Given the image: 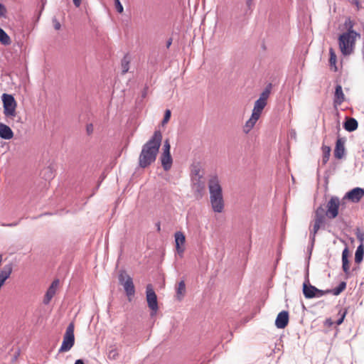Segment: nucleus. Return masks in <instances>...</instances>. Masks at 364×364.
Wrapping results in <instances>:
<instances>
[{"label": "nucleus", "mask_w": 364, "mask_h": 364, "mask_svg": "<svg viewBox=\"0 0 364 364\" xmlns=\"http://www.w3.org/2000/svg\"><path fill=\"white\" fill-rule=\"evenodd\" d=\"M161 140L162 134L156 130L151 138L144 144L139 157V165L141 168H146L155 161Z\"/></svg>", "instance_id": "nucleus-1"}, {"label": "nucleus", "mask_w": 364, "mask_h": 364, "mask_svg": "<svg viewBox=\"0 0 364 364\" xmlns=\"http://www.w3.org/2000/svg\"><path fill=\"white\" fill-rule=\"evenodd\" d=\"M271 92V85H269L260 94L259 97L254 104V107L250 118L246 122L243 127V132L248 134L255 127L259 119L263 109L267 104V100Z\"/></svg>", "instance_id": "nucleus-2"}, {"label": "nucleus", "mask_w": 364, "mask_h": 364, "mask_svg": "<svg viewBox=\"0 0 364 364\" xmlns=\"http://www.w3.org/2000/svg\"><path fill=\"white\" fill-rule=\"evenodd\" d=\"M210 191V201L214 212L220 213L224 210V200L223 197L222 187L218 178L213 177L208 183Z\"/></svg>", "instance_id": "nucleus-3"}, {"label": "nucleus", "mask_w": 364, "mask_h": 364, "mask_svg": "<svg viewBox=\"0 0 364 364\" xmlns=\"http://www.w3.org/2000/svg\"><path fill=\"white\" fill-rule=\"evenodd\" d=\"M359 36L353 30L341 34L338 38V44L341 52L344 55H348L353 51L356 37Z\"/></svg>", "instance_id": "nucleus-4"}, {"label": "nucleus", "mask_w": 364, "mask_h": 364, "mask_svg": "<svg viewBox=\"0 0 364 364\" xmlns=\"http://www.w3.org/2000/svg\"><path fill=\"white\" fill-rule=\"evenodd\" d=\"M3 114L6 119H14L16 114L17 102L11 94L4 93L1 95Z\"/></svg>", "instance_id": "nucleus-5"}, {"label": "nucleus", "mask_w": 364, "mask_h": 364, "mask_svg": "<svg viewBox=\"0 0 364 364\" xmlns=\"http://www.w3.org/2000/svg\"><path fill=\"white\" fill-rule=\"evenodd\" d=\"M345 203L344 199L332 196L326 203V216L329 219L336 218L338 215L340 207L342 209Z\"/></svg>", "instance_id": "nucleus-6"}, {"label": "nucleus", "mask_w": 364, "mask_h": 364, "mask_svg": "<svg viewBox=\"0 0 364 364\" xmlns=\"http://www.w3.org/2000/svg\"><path fill=\"white\" fill-rule=\"evenodd\" d=\"M75 326L73 323H70L66 328L65 333L63 336V340L59 353H65L69 351L75 344L74 336Z\"/></svg>", "instance_id": "nucleus-7"}, {"label": "nucleus", "mask_w": 364, "mask_h": 364, "mask_svg": "<svg viewBox=\"0 0 364 364\" xmlns=\"http://www.w3.org/2000/svg\"><path fill=\"white\" fill-rule=\"evenodd\" d=\"M171 145L168 139H166L164 142L163 152L161 155L160 159L161 166L165 171L171 169L173 159L170 153Z\"/></svg>", "instance_id": "nucleus-8"}, {"label": "nucleus", "mask_w": 364, "mask_h": 364, "mask_svg": "<svg viewBox=\"0 0 364 364\" xmlns=\"http://www.w3.org/2000/svg\"><path fill=\"white\" fill-rule=\"evenodd\" d=\"M146 294L147 304H148L149 308L151 311V316H154V315H156V314L159 309V306H158L156 294L155 291H154L152 286L151 284H148L146 286Z\"/></svg>", "instance_id": "nucleus-9"}, {"label": "nucleus", "mask_w": 364, "mask_h": 364, "mask_svg": "<svg viewBox=\"0 0 364 364\" xmlns=\"http://www.w3.org/2000/svg\"><path fill=\"white\" fill-rule=\"evenodd\" d=\"M119 282L123 285L124 291L128 296H132L135 294L134 285L132 277L125 272H121L119 275Z\"/></svg>", "instance_id": "nucleus-10"}, {"label": "nucleus", "mask_w": 364, "mask_h": 364, "mask_svg": "<svg viewBox=\"0 0 364 364\" xmlns=\"http://www.w3.org/2000/svg\"><path fill=\"white\" fill-rule=\"evenodd\" d=\"M303 293L306 298L311 299L314 297H320L325 294V291L320 290L311 284H303Z\"/></svg>", "instance_id": "nucleus-11"}, {"label": "nucleus", "mask_w": 364, "mask_h": 364, "mask_svg": "<svg viewBox=\"0 0 364 364\" xmlns=\"http://www.w3.org/2000/svg\"><path fill=\"white\" fill-rule=\"evenodd\" d=\"M364 196V190L360 188H355L351 191H348L346 196L343 198L344 202L346 199L352 201L353 203H358Z\"/></svg>", "instance_id": "nucleus-12"}, {"label": "nucleus", "mask_w": 364, "mask_h": 364, "mask_svg": "<svg viewBox=\"0 0 364 364\" xmlns=\"http://www.w3.org/2000/svg\"><path fill=\"white\" fill-rule=\"evenodd\" d=\"M174 237L176 252L182 256L185 251L186 236L183 232L178 231L175 233Z\"/></svg>", "instance_id": "nucleus-13"}, {"label": "nucleus", "mask_w": 364, "mask_h": 364, "mask_svg": "<svg viewBox=\"0 0 364 364\" xmlns=\"http://www.w3.org/2000/svg\"><path fill=\"white\" fill-rule=\"evenodd\" d=\"M59 285V280L55 279L48 289L43 299V304H48L52 298L55 296Z\"/></svg>", "instance_id": "nucleus-14"}, {"label": "nucleus", "mask_w": 364, "mask_h": 364, "mask_svg": "<svg viewBox=\"0 0 364 364\" xmlns=\"http://www.w3.org/2000/svg\"><path fill=\"white\" fill-rule=\"evenodd\" d=\"M289 323V313L286 311H282L277 315L275 320V326L278 328H284Z\"/></svg>", "instance_id": "nucleus-15"}, {"label": "nucleus", "mask_w": 364, "mask_h": 364, "mask_svg": "<svg viewBox=\"0 0 364 364\" xmlns=\"http://www.w3.org/2000/svg\"><path fill=\"white\" fill-rule=\"evenodd\" d=\"M350 252L348 247H346L342 252V269L347 277L350 274V262L348 257Z\"/></svg>", "instance_id": "nucleus-16"}, {"label": "nucleus", "mask_w": 364, "mask_h": 364, "mask_svg": "<svg viewBox=\"0 0 364 364\" xmlns=\"http://www.w3.org/2000/svg\"><path fill=\"white\" fill-rule=\"evenodd\" d=\"M345 140L341 138H338L336 143V147L334 149V156L338 159H341L345 155Z\"/></svg>", "instance_id": "nucleus-17"}, {"label": "nucleus", "mask_w": 364, "mask_h": 364, "mask_svg": "<svg viewBox=\"0 0 364 364\" xmlns=\"http://www.w3.org/2000/svg\"><path fill=\"white\" fill-rule=\"evenodd\" d=\"M13 272V264L9 263L4 266L0 270V281L5 284V282L10 277Z\"/></svg>", "instance_id": "nucleus-18"}, {"label": "nucleus", "mask_w": 364, "mask_h": 364, "mask_svg": "<svg viewBox=\"0 0 364 364\" xmlns=\"http://www.w3.org/2000/svg\"><path fill=\"white\" fill-rule=\"evenodd\" d=\"M14 137V132L6 124L0 122V138L4 139H11Z\"/></svg>", "instance_id": "nucleus-19"}, {"label": "nucleus", "mask_w": 364, "mask_h": 364, "mask_svg": "<svg viewBox=\"0 0 364 364\" xmlns=\"http://www.w3.org/2000/svg\"><path fill=\"white\" fill-rule=\"evenodd\" d=\"M345 100V95L343 94L342 87L340 85H336L335 94H334V103L336 105H341Z\"/></svg>", "instance_id": "nucleus-20"}, {"label": "nucleus", "mask_w": 364, "mask_h": 364, "mask_svg": "<svg viewBox=\"0 0 364 364\" xmlns=\"http://www.w3.org/2000/svg\"><path fill=\"white\" fill-rule=\"evenodd\" d=\"M324 209L322 206H319L315 211L314 223L323 225L325 221Z\"/></svg>", "instance_id": "nucleus-21"}, {"label": "nucleus", "mask_w": 364, "mask_h": 364, "mask_svg": "<svg viewBox=\"0 0 364 364\" xmlns=\"http://www.w3.org/2000/svg\"><path fill=\"white\" fill-rule=\"evenodd\" d=\"M358 122L354 118H348L344 123V128L348 132H353L358 128Z\"/></svg>", "instance_id": "nucleus-22"}, {"label": "nucleus", "mask_w": 364, "mask_h": 364, "mask_svg": "<svg viewBox=\"0 0 364 364\" xmlns=\"http://www.w3.org/2000/svg\"><path fill=\"white\" fill-rule=\"evenodd\" d=\"M186 289L185 282H184V281H181L178 283V287L176 288V299L178 301H181L186 294Z\"/></svg>", "instance_id": "nucleus-23"}, {"label": "nucleus", "mask_w": 364, "mask_h": 364, "mask_svg": "<svg viewBox=\"0 0 364 364\" xmlns=\"http://www.w3.org/2000/svg\"><path fill=\"white\" fill-rule=\"evenodd\" d=\"M364 255V248L363 244L360 245L355 254V262L357 264H360L363 259Z\"/></svg>", "instance_id": "nucleus-24"}, {"label": "nucleus", "mask_w": 364, "mask_h": 364, "mask_svg": "<svg viewBox=\"0 0 364 364\" xmlns=\"http://www.w3.org/2000/svg\"><path fill=\"white\" fill-rule=\"evenodd\" d=\"M0 43L4 46H9L11 43V38L1 28H0Z\"/></svg>", "instance_id": "nucleus-25"}, {"label": "nucleus", "mask_w": 364, "mask_h": 364, "mask_svg": "<svg viewBox=\"0 0 364 364\" xmlns=\"http://www.w3.org/2000/svg\"><path fill=\"white\" fill-rule=\"evenodd\" d=\"M346 288V283L345 282H341L339 285L333 289L332 290H328L325 291L326 293H332L335 296L339 295L342 291H343Z\"/></svg>", "instance_id": "nucleus-26"}, {"label": "nucleus", "mask_w": 364, "mask_h": 364, "mask_svg": "<svg viewBox=\"0 0 364 364\" xmlns=\"http://www.w3.org/2000/svg\"><path fill=\"white\" fill-rule=\"evenodd\" d=\"M331 147L328 146H322V151H323V164H326L329 159L331 154Z\"/></svg>", "instance_id": "nucleus-27"}, {"label": "nucleus", "mask_w": 364, "mask_h": 364, "mask_svg": "<svg viewBox=\"0 0 364 364\" xmlns=\"http://www.w3.org/2000/svg\"><path fill=\"white\" fill-rule=\"evenodd\" d=\"M107 358L111 360H115L119 358V352L117 348H110L107 353Z\"/></svg>", "instance_id": "nucleus-28"}, {"label": "nucleus", "mask_w": 364, "mask_h": 364, "mask_svg": "<svg viewBox=\"0 0 364 364\" xmlns=\"http://www.w3.org/2000/svg\"><path fill=\"white\" fill-rule=\"evenodd\" d=\"M129 58L127 56L124 57V58L122 60V74H125L128 72L129 68Z\"/></svg>", "instance_id": "nucleus-29"}, {"label": "nucleus", "mask_w": 364, "mask_h": 364, "mask_svg": "<svg viewBox=\"0 0 364 364\" xmlns=\"http://www.w3.org/2000/svg\"><path fill=\"white\" fill-rule=\"evenodd\" d=\"M329 53H330V59H329L330 65H331V66H334L335 70H336V55L333 48H330Z\"/></svg>", "instance_id": "nucleus-30"}, {"label": "nucleus", "mask_w": 364, "mask_h": 364, "mask_svg": "<svg viewBox=\"0 0 364 364\" xmlns=\"http://www.w3.org/2000/svg\"><path fill=\"white\" fill-rule=\"evenodd\" d=\"M347 311H347V309H344L343 311H340L338 312V314L341 316V317H340V318L336 321V324H337V325H341V324L343 323V320H344V318H345V317H346V314H347Z\"/></svg>", "instance_id": "nucleus-31"}, {"label": "nucleus", "mask_w": 364, "mask_h": 364, "mask_svg": "<svg viewBox=\"0 0 364 364\" xmlns=\"http://www.w3.org/2000/svg\"><path fill=\"white\" fill-rule=\"evenodd\" d=\"M171 111L169 109H166L164 114V117L162 121V125H165L169 121L171 118Z\"/></svg>", "instance_id": "nucleus-32"}, {"label": "nucleus", "mask_w": 364, "mask_h": 364, "mask_svg": "<svg viewBox=\"0 0 364 364\" xmlns=\"http://www.w3.org/2000/svg\"><path fill=\"white\" fill-rule=\"evenodd\" d=\"M114 5L117 12L122 14L124 11V8L122 4L120 3L119 0H114Z\"/></svg>", "instance_id": "nucleus-33"}, {"label": "nucleus", "mask_w": 364, "mask_h": 364, "mask_svg": "<svg viewBox=\"0 0 364 364\" xmlns=\"http://www.w3.org/2000/svg\"><path fill=\"white\" fill-rule=\"evenodd\" d=\"M53 25L54 28L57 31L60 30L61 28L60 23L55 18L53 19Z\"/></svg>", "instance_id": "nucleus-34"}, {"label": "nucleus", "mask_w": 364, "mask_h": 364, "mask_svg": "<svg viewBox=\"0 0 364 364\" xmlns=\"http://www.w3.org/2000/svg\"><path fill=\"white\" fill-rule=\"evenodd\" d=\"M321 225L318 224V223H314L313 229H312L314 235H315L317 233V232L318 231V230L321 228Z\"/></svg>", "instance_id": "nucleus-35"}, {"label": "nucleus", "mask_w": 364, "mask_h": 364, "mask_svg": "<svg viewBox=\"0 0 364 364\" xmlns=\"http://www.w3.org/2000/svg\"><path fill=\"white\" fill-rule=\"evenodd\" d=\"M350 3L356 6L357 10L361 8L360 0H350Z\"/></svg>", "instance_id": "nucleus-36"}, {"label": "nucleus", "mask_w": 364, "mask_h": 364, "mask_svg": "<svg viewBox=\"0 0 364 364\" xmlns=\"http://www.w3.org/2000/svg\"><path fill=\"white\" fill-rule=\"evenodd\" d=\"M346 26L348 28V31L347 32H349L350 30H353V23L352 22V21H350V19H348L346 21Z\"/></svg>", "instance_id": "nucleus-37"}, {"label": "nucleus", "mask_w": 364, "mask_h": 364, "mask_svg": "<svg viewBox=\"0 0 364 364\" xmlns=\"http://www.w3.org/2000/svg\"><path fill=\"white\" fill-rule=\"evenodd\" d=\"M6 12L5 6L0 4V16H4Z\"/></svg>", "instance_id": "nucleus-38"}, {"label": "nucleus", "mask_w": 364, "mask_h": 364, "mask_svg": "<svg viewBox=\"0 0 364 364\" xmlns=\"http://www.w3.org/2000/svg\"><path fill=\"white\" fill-rule=\"evenodd\" d=\"M356 236H357V238L361 242H363V239H364V235L363 233H362L360 231H358L357 233H356Z\"/></svg>", "instance_id": "nucleus-39"}, {"label": "nucleus", "mask_w": 364, "mask_h": 364, "mask_svg": "<svg viewBox=\"0 0 364 364\" xmlns=\"http://www.w3.org/2000/svg\"><path fill=\"white\" fill-rule=\"evenodd\" d=\"M73 1L76 7H79L82 3V0H73Z\"/></svg>", "instance_id": "nucleus-40"}, {"label": "nucleus", "mask_w": 364, "mask_h": 364, "mask_svg": "<svg viewBox=\"0 0 364 364\" xmlns=\"http://www.w3.org/2000/svg\"><path fill=\"white\" fill-rule=\"evenodd\" d=\"M75 364H84V362L81 359H78L75 362Z\"/></svg>", "instance_id": "nucleus-41"}, {"label": "nucleus", "mask_w": 364, "mask_h": 364, "mask_svg": "<svg viewBox=\"0 0 364 364\" xmlns=\"http://www.w3.org/2000/svg\"><path fill=\"white\" fill-rule=\"evenodd\" d=\"M326 322L329 326H331V325H332V324H333V322L331 321V320L330 318H329V319H327V320L326 321Z\"/></svg>", "instance_id": "nucleus-42"}]
</instances>
